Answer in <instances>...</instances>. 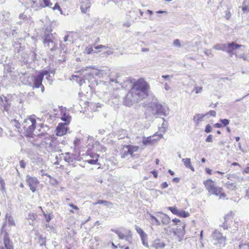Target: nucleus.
<instances>
[{
	"instance_id": "f257e3e1",
	"label": "nucleus",
	"mask_w": 249,
	"mask_h": 249,
	"mask_svg": "<svg viewBox=\"0 0 249 249\" xmlns=\"http://www.w3.org/2000/svg\"><path fill=\"white\" fill-rule=\"evenodd\" d=\"M149 89V84L143 79H139L133 84L130 90L123 98V105L130 107L146 98Z\"/></svg>"
},
{
	"instance_id": "f03ea898",
	"label": "nucleus",
	"mask_w": 249,
	"mask_h": 249,
	"mask_svg": "<svg viewBox=\"0 0 249 249\" xmlns=\"http://www.w3.org/2000/svg\"><path fill=\"white\" fill-rule=\"evenodd\" d=\"M39 126L41 128L43 129V130L41 131L40 129H37L38 132H40L39 133H36L37 136H44L45 138L41 141L40 143L36 144V145L42 149L44 148L45 150L49 152L57 151L58 148H57L55 145L56 144V141L53 137L50 136L46 133L47 130L49 129L48 127L46 125H44V124H39Z\"/></svg>"
},
{
	"instance_id": "7ed1b4c3",
	"label": "nucleus",
	"mask_w": 249,
	"mask_h": 249,
	"mask_svg": "<svg viewBox=\"0 0 249 249\" xmlns=\"http://www.w3.org/2000/svg\"><path fill=\"white\" fill-rule=\"evenodd\" d=\"M36 124V120L34 117H30L25 119L21 124L22 132L28 137L34 138L35 136H37L36 133H39L40 132H34Z\"/></svg>"
},
{
	"instance_id": "20e7f679",
	"label": "nucleus",
	"mask_w": 249,
	"mask_h": 249,
	"mask_svg": "<svg viewBox=\"0 0 249 249\" xmlns=\"http://www.w3.org/2000/svg\"><path fill=\"white\" fill-rule=\"evenodd\" d=\"M203 184L211 195H215L219 198H225L226 196L223 191V189L220 187L217 186L214 181L211 179H208L204 181Z\"/></svg>"
},
{
	"instance_id": "39448f33",
	"label": "nucleus",
	"mask_w": 249,
	"mask_h": 249,
	"mask_svg": "<svg viewBox=\"0 0 249 249\" xmlns=\"http://www.w3.org/2000/svg\"><path fill=\"white\" fill-rule=\"evenodd\" d=\"M211 238V241L214 245L224 247L226 245V237L217 230L212 232Z\"/></svg>"
},
{
	"instance_id": "423d86ee",
	"label": "nucleus",
	"mask_w": 249,
	"mask_h": 249,
	"mask_svg": "<svg viewBox=\"0 0 249 249\" xmlns=\"http://www.w3.org/2000/svg\"><path fill=\"white\" fill-rule=\"evenodd\" d=\"M151 108L152 114L158 115H166V110L165 107H163L158 102H152L150 106Z\"/></svg>"
},
{
	"instance_id": "0eeeda50",
	"label": "nucleus",
	"mask_w": 249,
	"mask_h": 249,
	"mask_svg": "<svg viewBox=\"0 0 249 249\" xmlns=\"http://www.w3.org/2000/svg\"><path fill=\"white\" fill-rule=\"evenodd\" d=\"M244 47L242 45L238 44L234 42L229 43L228 49H227V52L229 56L232 57L234 55L236 57V53L240 54L241 52L239 49Z\"/></svg>"
},
{
	"instance_id": "6e6552de",
	"label": "nucleus",
	"mask_w": 249,
	"mask_h": 249,
	"mask_svg": "<svg viewBox=\"0 0 249 249\" xmlns=\"http://www.w3.org/2000/svg\"><path fill=\"white\" fill-rule=\"evenodd\" d=\"M49 71H44L37 75L34 79L33 88H41V91L43 92L44 90V87L42 85V82L43 77L45 75H48Z\"/></svg>"
},
{
	"instance_id": "1a4fd4ad",
	"label": "nucleus",
	"mask_w": 249,
	"mask_h": 249,
	"mask_svg": "<svg viewBox=\"0 0 249 249\" xmlns=\"http://www.w3.org/2000/svg\"><path fill=\"white\" fill-rule=\"evenodd\" d=\"M26 182L30 187V190L33 192L36 191V188L39 184V181L36 177H32L29 176L26 177Z\"/></svg>"
},
{
	"instance_id": "9d476101",
	"label": "nucleus",
	"mask_w": 249,
	"mask_h": 249,
	"mask_svg": "<svg viewBox=\"0 0 249 249\" xmlns=\"http://www.w3.org/2000/svg\"><path fill=\"white\" fill-rule=\"evenodd\" d=\"M0 101L2 103L3 105V111L7 112V114H11V101L8 99L6 97L3 96V99L2 97H0Z\"/></svg>"
},
{
	"instance_id": "9b49d317",
	"label": "nucleus",
	"mask_w": 249,
	"mask_h": 249,
	"mask_svg": "<svg viewBox=\"0 0 249 249\" xmlns=\"http://www.w3.org/2000/svg\"><path fill=\"white\" fill-rule=\"evenodd\" d=\"M43 2L45 7L52 8L53 10L57 9L62 14V11L57 2H55V0H43Z\"/></svg>"
},
{
	"instance_id": "f8f14e48",
	"label": "nucleus",
	"mask_w": 249,
	"mask_h": 249,
	"mask_svg": "<svg viewBox=\"0 0 249 249\" xmlns=\"http://www.w3.org/2000/svg\"><path fill=\"white\" fill-rule=\"evenodd\" d=\"M181 228H177L175 231H174V234L177 235L178 238V241L180 242L182 240L184 235L185 233V224L184 223H181L179 224Z\"/></svg>"
},
{
	"instance_id": "ddd939ff",
	"label": "nucleus",
	"mask_w": 249,
	"mask_h": 249,
	"mask_svg": "<svg viewBox=\"0 0 249 249\" xmlns=\"http://www.w3.org/2000/svg\"><path fill=\"white\" fill-rule=\"evenodd\" d=\"M67 125L66 123L59 124L56 129V135L62 136L66 134L68 131Z\"/></svg>"
},
{
	"instance_id": "4468645a",
	"label": "nucleus",
	"mask_w": 249,
	"mask_h": 249,
	"mask_svg": "<svg viewBox=\"0 0 249 249\" xmlns=\"http://www.w3.org/2000/svg\"><path fill=\"white\" fill-rule=\"evenodd\" d=\"M7 223H8V224L9 226L15 225V223L13 217L10 214L7 213L5 214V221L1 227L2 232H4V231H7L5 229Z\"/></svg>"
},
{
	"instance_id": "2eb2a0df",
	"label": "nucleus",
	"mask_w": 249,
	"mask_h": 249,
	"mask_svg": "<svg viewBox=\"0 0 249 249\" xmlns=\"http://www.w3.org/2000/svg\"><path fill=\"white\" fill-rule=\"evenodd\" d=\"M3 240L6 249H14L13 243L10 239L8 232L7 231H4Z\"/></svg>"
},
{
	"instance_id": "dca6fc26",
	"label": "nucleus",
	"mask_w": 249,
	"mask_h": 249,
	"mask_svg": "<svg viewBox=\"0 0 249 249\" xmlns=\"http://www.w3.org/2000/svg\"><path fill=\"white\" fill-rule=\"evenodd\" d=\"M61 119L63 121L65 122L64 123H66L67 124H68L71 121V117L67 112L66 108L65 107L63 108L61 107Z\"/></svg>"
},
{
	"instance_id": "f3484780",
	"label": "nucleus",
	"mask_w": 249,
	"mask_h": 249,
	"mask_svg": "<svg viewBox=\"0 0 249 249\" xmlns=\"http://www.w3.org/2000/svg\"><path fill=\"white\" fill-rule=\"evenodd\" d=\"M80 9L83 13H86L89 11L91 6V0H81Z\"/></svg>"
},
{
	"instance_id": "a211bd4d",
	"label": "nucleus",
	"mask_w": 249,
	"mask_h": 249,
	"mask_svg": "<svg viewBox=\"0 0 249 249\" xmlns=\"http://www.w3.org/2000/svg\"><path fill=\"white\" fill-rule=\"evenodd\" d=\"M54 37L51 33H44L42 36L43 42L44 46H49V43L53 40Z\"/></svg>"
},
{
	"instance_id": "6ab92c4d",
	"label": "nucleus",
	"mask_w": 249,
	"mask_h": 249,
	"mask_svg": "<svg viewBox=\"0 0 249 249\" xmlns=\"http://www.w3.org/2000/svg\"><path fill=\"white\" fill-rule=\"evenodd\" d=\"M165 245V244L160 239H156L153 241L151 247L155 249H163Z\"/></svg>"
},
{
	"instance_id": "aec40b11",
	"label": "nucleus",
	"mask_w": 249,
	"mask_h": 249,
	"mask_svg": "<svg viewBox=\"0 0 249 249\" xmlns=\"http://www.w3.org/2000/svg\"><path fill=\"white\" fill-rule=\"evenodd\" d=\"M229 46V43L225 44H217L215 45H214L213 48L216 50H221L224 52H226L227 49H228Z\"/></svg>"
},
{
	"instance_id": "412c9836",
	"label": "nucleus",
	"mask_w": 249,
	"mask_h": 249,
	"mask_svg": "<svg viewBox=\"0 0 249 249\" xmlns=\"http://www.w3.org/2000/svg\"><path fill=\"white\" fill-rule=\"evenodd\" d=\"M159 213L163 214L162 216H160L162 224L164 225H168L171 222L170 218L165 213H162L161 212H159Z\"/></svg>"
},
{
	"instance_id": "4be33fe9",
	"label": "nucleus",
	"mask_w": 249,
	"mask_h": 249,
	"mask_svg": "<svg viewBox=\"0 0 249 249\" xmlns=\"http://www.w3.org/2000/svg\"><path fill=\"white\" fill-rule=\"evenodd\" d=\"M120 76L119 73H116L115 77L112 76V75H110L109 77V83H115L116 84H118L120 86H122L121 80L120 79Z\"/></svg>"
},
{
	"instance_id": "5701e85b",
	"label": "nucleus",
	"mask_w": 249,
	"mask_h": 249,
	"mask_svg": "<svg viewBox=\"0 0 249 249\" xmlns=\"http://www.w3.org/2000/svg\"><path fill=\"white\" fill-rule=\"evenodd\" d=\"M206 116L205 114H196L193 118L194 122L196 124H198L200 122H201L203 119Z\"/></svg>"
},
{
	"instance_id": "b1692460",
	"label": "nucleus",
	"mask_w": 249,
	"mask_h": 249,
	"mask_svg": "<svg viewBox=\"0 0 249 249\" xmlns=\"http://www.w3.org/2000/svg\"><path fill=\"white\" fill-rule=\"evenodd\" d=\"M149 217L148 218V220L150 221L151 224L156 225L157 226H160L161 224V222L160 220L155 216L153 215L152 214L149 213Z\"/></svg>"
},
{
	"instance_id": "393cba45",
	"label": "nucleus",
	"mask_w": 249,
	"mask_h": 249,
	"mask_svg": "<svg viewBox=\"0 0 249 249\" xmlns=\"http://www.w3.org/2000/svg\"><path fill=\"white\" fill-rule=\"evenodd\" d=\"M184 165L187 168L190 169L192 171H194V167L191 165V160L189 158H185L182 159Z\"/></svg>"
},
{
	"instance_id": "a878e982",
	"label": "nucleus",
	"mask_w": 249,
	"mask_h": 249,
	"mask_svg": "<svg viewBox=\"0 0 249 249\" xmlns=\"http://www.w3.org/2000/svg\"><path fill=\"white\" fill-rule=\"evenodd\" d=\"M227 10L225 11L224 13V18L228 20L229 19L231 16V9L232 8V5L231 4H227Z\"/></svg>"
},
{
	"instance_id": "bb28decb",
	"label": "nucleus",
	"mask_w": 249,
	"mask_h": 249,
	"mask_svg": "<svg viewBox=\"0 0 249 249\" xmlns=\"http://www.w3.org/2000/svg\"><path fill=\"white\" fill-rule=\"evenodd\" d=\"M21 122V121L20 122L19 120H17L16 119H14L12 122L13 125L18 129L19 132H22Z\"/></svg>"
},
{
	"instance_id": "cd10ccee",
	"label": "nucleus",
	"mask_w": 249,
	"mask_h": 249,
	"mask_svg": "<svg viewBox=\"0 0 249 249\" xmlns=\"http://www.w3.org/2000/svg\"><path fill=\"white\" fill-rule=\"evenodd\" d=\"M127 16L129 17V19L131 21H135L137 18V11L136 10L130 11Z\"/></svg>"
},
{
	"instance_id": "c85d7f7f",
	"label": "nucleus",
	"mask_w": 249,
	"mask_h": 249,
	"mask_svg": "<svg viewBox=\"0 0 249 249\" xmlns=\"http://www.w3.org/2000/svg\"><path fill=\"white\" fill-rule=\"evenodd\" d=\"M124 148H126L127 149H129V152H131L133 155V153L136 152L139 149V146H134L132 145H126L124 146Z\"/></svg>"
},
{
	"instance_id": "c756f323",
	"label": "nucleus",
	"mask_w": 249,
	"mask_h": 249,
	"mask_svg": "<svg viewBox=\"0 0 249 249\" xmlns=\"http://www.w3.org/2000/svg\"><path fill=\"white\" fill-rule=\"evenodd\" d=\"M244 12H249V0H245L242 6Z\"/></svg>"
},
{
	"instance_id": "7c9ffc66",
	"label": "nucleus",
	"mask_w": 249,
	"mask_h": 249,
	"mask_svg": "<svg viewBox=\"0 0 249 249\" xmlns=\"http://www.w3.org/2000/svg\"><path fill=\"white\" fill-rule=\"evenodd\" d=\"M236 57L242 58L245 61L249 62V53H240V54L236 53Z\"/></svg>"
},
{
	"instance_id": "2f4dec72",
	"label": "nucleus",
	"mask_w": 249,
	"mask_h": 249,
	"mask_svg": "<svg viewBox=\"0 0 249 249\" xmlns=\"http://www.w3.org/2000/svg\"><path fill=\"white\" fill-rule=\"evenodd\" d=\"M104 70H97L95 71L89 73V75L93 77L94 75L99 77L103 76Z\"/></svg>"
},
{
	"instance_id": "473e14b6",
	"label": "nucleus",
	"mask_w": 249,
	"mask_h": 249,
	"mask_svg": "<svg viewBox=\"0 0 249 249\" xmlns=\"http://www.w3.org/2000/svg\"><path fill=\"white\" fill-rule=\"evenodd\" d=\"M45 47H47L51 51H54L57 50V47L56 44L53 41H52L49 43V46H44Z\"/></svg>"
},
{
	"instance_id": "72a5a7b5",
	"label": "nucleus",
	"mask_w": 249,
	"mask_h": 249,
	"mask_svg": "<svg viewBox=\"0 0 249 249\" xmlns=\"http://www.w3.org/2000/svg\"><path fill=\"white\" fill-rule=\"evenodd\" d=\"M135 230L139 234L141 238H142L143 236H147L146 234L143 231V230L137 225H135Z\"/></svg>"
},
{
	"instance_id": "f704fd0d",
	"label": "nucleus",
	"mask_w": 249,
	"mask_h": 249,
	"mask_svg": "<svg viewBox=\"0 0 249 249\" xmlns=\"http://www.w3.org/2000/svg\"><path fill=\"white\" fill-rule=\"evenodd\" d=\"M0 190L3 193H5V182L2 177H0Z\"/></svg>"
},
{
	"instance_id": "c9c22d12",
	"label": "nucleus",
	"mask_w": 249,
	"mask_h": 249,
	"mask_svg": "<svg viewBox=\"0 0 249 249\" xmlns=\"http://www.w3.org/2000/svg\"><path fill=\"white\" fill-rule=\"evenodd\" d=\"M177 215L181 217L185 218L189 216V213L188 212L182 210L178 211V213Z\"/></svg>"
},
{
	"instance_id": "e433bc0d",
	"label": "nucleus",
	"mask_w": 249,
	"mask_h": 249,
	"mask_svg": "<svg viewBox=\"0 0 249 249\" xmlns=\"http://www.w3.org/2000/svg\"><path fill=\"white\" fill-rule=\"evenodd\" d=\"M103 204L105 206L109 207L110 205H112V203L109 201L106 200H98L95 203V204Z\"/></svg>"
},
{
	"instance_id": "4c0bfd02",
	"label": "nucleus",
	"mask_w": 249,
	"mask_h": 249,
	"mask_svg": "<svg viewBox=\"0 0 249 249\" xmlns=\"http://www.w3.org/2000/svg\"><path fill=\"white\" fill-rule=\"evenodd\" d=\"M228 217V216H225L224 222L220 226L221 227H223L224 230H227L229 228L228 225L227 224V219Z\"/></svg>"
},
{
	"instance_id": "58836bf2",
	"label": "nucleus",
	"mask_w": 249,
	"mask_h": 249,
	"mask_svg": "<svg viewBox=\"0 0 249 249\" xmlns=\"http://www.w3.org/2000/svg\"><path fill=\"white\" fill-rule=\"evenodd\" d=\"M168 209L169 210H170L172 212V213H173L174 214H175L177 215H178L179 210H178L176 207H168Z\"/></svg>"
},
{
	"instance_id": "ea45409f",
	"label": "nucleus",
	"mask_w": 249,
	"mask_h": 249,
	"mask_svg": "<svg viewBox=\"0 0 249 249\" xmlns=\"http://www.w3.org/2000/svg\"><path fill=\"white\" fill-rule=\"evenodd\" d=\"M227 188L231 190H234L236 188V185L233 183L228 181L226 184Z\"/></svg>"
},
{
	"instance_id": "a19ab883",
	"label": "nucleus",
	"mask_w": 249,
	"mask_h": 249,
	"mask_svg": "<svg viewBox=\"0 0 249 249\" xmlns=\"http://www.w3.org/2000/svg\"><path fill=\"white\" fill-rule=\"evenodd\" d=\"M151 142V137H143L142 139V143L144 145H146L150 143Z\"/></svg>"
},
{
	"instance_id": "79ce46f5",
	"label": "nucleus",
	"mask_w": 249,
	"mask_h": 249,
	"mask_svg": "<svg viewBox=\"0 0 249 249\" xmlns=\"http://www.w3.org/2000/svg\"><path fill=\"white\" fill-rule=\"evenodd\" d=\"M72 77H76L77 78V82L78 84H79V85L81 86L82 85L83 83H85V79H83V78H80L77 75H73L72 76Z\"/></svg>"
},
{
	"instance_id": "37998d69",
	"label": "nucleus",
	"mask_w": 249,
	"mask_h": 249,
	"mask_svg": "<svg viewBox=\"0 0 249 249\" xmlns=\"http://www.w3.org/2000/svg\"><path fill=\"white\" fill-rule=\"evenodd\" d=\"M128 155H130L132 156H133L131 152H129V149H127V151H124L123 153L121 154V158H125L126 157H127Z\"/></svg>"
},
{
	"instance_id": "c03bdc74",
	"label": "nucleus",
	"mask_w": 249,
	"mask_h": 249,
	"mask_svg": "<svg viewBox=\"0 0 249 249\" xmlns=\"http://www.w3.org/2000/svg\"><path fill=\"white\" fill-rule=\"evenodd\" d=\"M43 214L47 222H49L51 220V217L50 213H45L42 211Z\"/></svg>"
},
{
	"instance_id": "a18cd8bd",
	"label": "nucleus",
	"mask_w": 249,
	"mask_h": 249,
	"mask_svg": "<svg viewBox=\"0 0 249 249\" xmlns=\"http://www.w3.org/2000/svg\"><path fill=\"white\" fill-rule=\"evenodd\" d=\"M85 161L86 162H88L89 164L94 165V164H97L98 160L89 159V160H87Z\"/></svg>"
},
{
	"instance_id": "49530a36",
	"label": "nucleus",
	"mask_w": 249,
	"mask_h": 249,
	"mask_svg": "<svg viewBox=\"0 0 249 249\" xmlns=\"http://www.w3.org/2000/svg\"><path fill=\"white\" fill-rule=\"evenodd\" d=\"M212 130L213 128L212 126L210 124H208L205 127V132L207 133H209L210 132H211L212 131Z\"/></svg>"
},
{
	"instance_id": "de8ad7c7",
	"label": "nucleus",
	"mask_w": 249,
	"mask_h": 249,
	"mask_svg": "<svg viewBox=\"0 0 249 249\" xmlns=\"http://www.w3.org/2000/svg\"><path fill=\"white\" fill-rule=\"evenodd\" d=\"M202 90V87H196L194 89L193 91H195L196 93L197 94L199 93H201Z\"/></svg>"
},
{
	"instance_id": "09e8293b",
	"label": "nucleus",
	"mask_w": 249,
	"mask_h": 249,
	"mask_svg": "<svg viewBox=\"0 0 249 249\" xmlns=\"http://www.w3.org/2000/svg\"><path fill=\"white\" fill-rule=\"evenodd\" d=\"M220 121L224 126H226L229 124V120L227 119H220Z\"/></svg>"
},
{
	"instance_id": "8fccbe9b",
	"label": "nucleus",
	"mask_w": 249,
	"mask_h": 249,
	"mask_svg": "<svg viewBox=\"0 0 249 249\" xmlns=\"http://www.w3.org/2000/svg\"><path fill=\"white\" fill-rule=\"evenodd\" d=\"M173 45L178 47H180L181 46V44L179 40L178 39H175L173 42Z\"/></svg>"
},
{
	"instance_id": "3c124183",
	"label": "nucleus",
	"mask_w": 249,
	"mask_h": 249,
	"mask_svg": "<svg viewBox=\"0 0 249 249\" xmlns=\"http://www.w3.org/2000/svg\"><path fill=\"white\" fill-rule=\"evenodd\" d=\"M213 140V136L212 135H209L206 139L205 141L207 142H212Z\"/></svg>"
},
{
	"instance_id": "603ef678",
	"label": "nucleus",
	"mask_w": 249,
	"mask_h": 249,
	"mask_svg": "<svg viewBox=\"0 0 249 249\" xmlns=\"http://www.w3.org/2000/svg\"><path fill=\"white\" fill-rule=\"evenodd\" d=\"M90 157L92 158L93 160H98L99 155L96 153L91 154L90 155Z\"/></svg>"
},
{
	"instance_id": "864d4df0",
	"label": "nucleus",
	"mask_w": 249,
	"mask_h": 249,
	"mask_svg": "<svg viewBox=\"0 0 249 249\" xmlns=\"http://www.w3.org/2000/svg\"><path fill=\"white\" fill-rule=\"evenodd\" d=\"M206 114V115H209L210 116H213V117H215L216 116V113L214 110H210L208 113H207Z\"/></svg>"
},
{
	"instance_id": "5fc2aeb1",
	"label": "nucleus",
	"mask_w": 249,
	"mask_h": 249,
	"mask_svg": "<svg viewBox=\"0 0 249 249\" xmlns=\"http://www.w3.org/2000/svg\"><path fill=\"white\" fill-rule=\"evenodd\" d=\"M146 237L147 236H143L142 238H141V240L142 241V244L145 247H146L148 248L149 247L148 244L147 242L145 241V239H144V238H146Z\"/></svg>"
},
{
	"instance_id": "6e6d98bb",
	"label": "nucleus",
	"mask_w": 249,
	"mask_h": 249,
	"mask_svg": "<svg viewBox=\"0 0 249 249\" xmlns=\"http://www.w3.org/2000/svg\"><path fill=\"white\" fill-rule=\"evenodd\" d=\"M232 180L241 182L243 180V178L242 177L237 176V177H235V178H232Z\"/></svg>"
},
{
	"instance_id": "4d7b16f0",
	"label": "nucleus",
	"mask_w": 249,
	"mask_h": 249,
	"mask_svg": "<svg viewBox=\"0 0 249 249\" xmlns=\"http://www.w3.org/2000/svg\"><path fill=\"white\" fill-rule=\"evenodd\" d=\"M26 162L24 161V160H21L20 161H19V165L20 166L21 168H25V166H26Z\"/></svg>"
},
{
	"instance_id": "13d9d810",
	"label": "nucleus",
	"mask_w": 249,
	"mask_h": 249,
	"mask_svg": "<svg viewBox=\"0 0 249 249\" xmlns=\"http://www.w3.org/2000/svg\"><path fill=\"white\" fill-rule=\"evenodd\" d=\"M68 205H69L70 207H71L72 208H73V209H74L75 210H76V211H78V210H79V208H78V207L77 206L74 205H73V204H72V203H69V204H68Z\"/></svg>"
},
{
	"instance_id": "bf43d9fd",
	"label": "nucleus",
	"mask_w": 249,
	"mask_h": 249,
	"mask_svg": "<svg viewBox=\"0 0 249 249\" xmlns=\"http://www.w3.org/2000/svg\"><path fill=\"white\" fill-rule=\"evenodd\" d=\"M245 198L247 199H249V187L246 190V194Z\"/></svg>"
},
{
	"instance_id": "052dcab7",
	"label": "nucleus",
	"mask_w": 249,
	"mask_h": 249,
	"mask_svg": "<svg viewBox=\"0 0 249 249\" xmlns=\"http://www.w3.org/2000/svg\"><path fill=\"white\" fill-rule=\"evenodd\" d=\"M235 177H237V176L234 174L228 175L227 176V178L231 180H232V178H235Z\"/></svg>"
},
{
	"instance_id": "680f3d73",
	"label": "nucleus",
	"mask_w": 249,
	"mask_h": 249,
	"mask_svg": "<svg viewBox=\"0 0 249 249\" xmlns=\"http://www.w3.org/2000/svg\"><path fill=\"white\" fill-rule=\"evenodd\" d=\"M107 47L106 46H104V45H99L96 47H95V49H103V48H107Z\"/></svg>"
},
{
	"instance_id": "e2e57ef3",
	"label": "nucleus",
	"mask_w": 249,
	"mask_h": 249,
	"mask_svg": "<svg viewBox=\"0 0 249 249\" xmlns=\"http://www.w3.org/2000/svg\"><path fill=\"white\" fill-rule=\"evenodd\" d=\"M160 186L162 189H165L168 187V184L166 182H164L161 184Z\"/></svg>"
},
{
	"instance_id": "0e129e2a",
	"label": "nucleus",
	"mask_w": 249,
	"mask_h": 249,
	"mask_svg": "<svg viewBox=\"0 0 249 249\" xmlns=\"http://www.w3.org/2000/svg\"><path fill=\"white\" fill-rule=\"evenodd\" d=\"M92 69V68L91 67V66H89V67H86L85 68H82L80 70V71H82V72H84V71H88L89 69Z\"/></svg>"
},
{
	"instance_id": "69168bd1",
	"label": "nucleus",
	"mask_w": 249,
	"mask_h": 249,
	"mask_svg": "<svg viewBox=\"0 0 249 249\" xmlns=\"http://www.w3.org/2000/svg\"><path fill=\"white\" fill-rule=\"evenodd\" d=\"M175 225H178V223H180V220L177 218H174L172 220Z\"/></svg>"
},
{
	"instance_id": "338daca9",
	"label": "nucleus",
	"mask_w": 249,
	"mask_h": 249,
	"mask_svg": "<svg viewBox=\"0 0 249 249\" xmlns=\"http://www.w3.org/2000/svg\"><path fill=\"white\" fill-rule=\"evenodd\" d=\"M118 236H119V238L121 239H124V238L125 237V235L123 233H122L121 232L119 233Z\"/></svg>"
},
{
	"instance_id": "774afa93",
	"label": "nucleus",
	"mask_w": 249,
	"mask_h": 249,
	"mask_svg": "<svg viewBox=\"0 0 249 249\" xmlns=\"http://www.w3.org/2000/svg\"><path fill=\"white\" fill-rule=\"evenodd\" d=\"M79 142H80V140L78 139V138H76L73 142V143L75 146H77L78 145V143Z\"/></svg>"
}]
</instances>
